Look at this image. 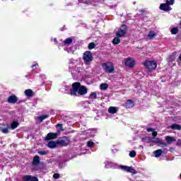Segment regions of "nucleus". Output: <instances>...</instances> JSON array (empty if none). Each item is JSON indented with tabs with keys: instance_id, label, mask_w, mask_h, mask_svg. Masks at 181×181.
<instances>
[{
	"instance_id": "nucleus-34",
	"label": "nucleus",
	"mask_w": 181,
	"mask_h": 181,
	"mask_svg": "<svg viewBox=\"0 0 181 181\" xmlns=\"http://www.w3.org/2000/svg\"><path fill=\"white\" fill-rule=\"evenodd\" d=\"M97 98V93L95 92H92L89 95V100H95Z\"/></svg>"
},
{
	"instance_id": "nucleus-27",
	"label": "nucleus",
	"mask_w": 181,
	"mask_h": 181,
	"mask_svg": "<svg viewBox=\"0 0 181 181\" xmlns=\"http://www.w3.org/2000/svg\"><path fill=\"white\" fill-rule=\"evenodd\" d=\"M70 71H71V75L73 76V78H78V72L76 71V69H74V70H71V68H70Z\"/></svg>"
},
{
	"instance_id": "nucleus-32",
	"label": "nucleus",
	"mask_w": 181,
	"mask_h": 181,
	"mask_svg": "<svg viewBox=\"0 0 181 181\" xmlns=\"http://www.w3.org/2000/svg\"><path fill=\"white\" fill-rule=\"evenodd\" d=\"M143 142H146V144H149V142H152V137L146 136L142 139Z\"/></svg>"
},
{
	"instance_id": "nucleus-44",
	"label": "nucleus",
	"mask_w": 181,
	"mask_h": 181,
	"mask_svg": "<svg viewBox=\"0 0 181 181\" xmlns=\"http://www.w3.org/2000/svg\"><path fill=\"white\" fill-rule=\"evenodd\" d=\"M74 63H76V60L73 58L69 59V64H74Z\"/></svg>"
},
{
	"instance_id": "nucleus-15",
	"label": "nucleus",
	"mask_w": 181,
	"mask_h": 181,
	"mask_svg": "<svg viewBox=\"0 0 181 181\" xmlns=\"http://www.w3.org/2000/svg\"><path fill=\"white\" fill-rule=\"evenodd\" d=\"M7 101L10 104H16L18 103V98L16 95H12L8 98Z\"/></svg>"
},
{
	"instance_id": "nucleus-52",
	"label": "nucleus",
	"mask_w": 181,
	"mask_h": 181,
	"mask_svg": "<svg viewBox=\"0 0 181 181\" xmlns=\"http://www.w3.org/2000/svg\"><path fill=\"white\" fill-rule=\"evenodd\" d=\"M118 149H113L112 151L114 152V153H115V152H118Z\"/></svg>"
},
{
	"instance_id": "nucleus-10",
	"label": "nucleus",
	"mask_w": 181,
	"mask_h": 181,
	"mask_svg": "<svg viewBox=\"0 0 181 181\" xmlns=\"http://www.w3.org/2000/svg\"><path fill=\"white\" fill-rule=\"evenodd\" d=\"M151 142L154 144H158V145H161V148H165L168 146V144L162 142V140L158 138L155 139L154 137H152Z\"/></svg>"
},
{
	"instance_id": "nucleus-24",
	"label": "nucleus",
	"mask_w": 181,
	"mask_h": 181,
	"mask_svg": "<svg viewBox=\"0 0 181 181\" xmlns=\"http://www.w3.org/2000/svg\"><path fill=\"white\" fill-rule=\"evenodd\" d=\"M117 111H118V110L115 107L111 106L108 108V112L110 114H117Z\"/></svg>"
},
{
	"instance_id": "nucleus-30",
	"label": "nucleus",
	"mask_w": 181,
	"mask_h": 181,
	"mask_svg": "<svg viewBox=\"0 0 181 181\" xmlns=\"http://www.w3.org/2000/svg\"><path fill=\"white\" fill-rule=\"evenodd\" d=\"M156 36V33H155V31H150L148 34V39H153V37H155Z\"/></svg>"
},
{
	"instance_id": "nucleus-13",
	"label": "nucleus",
	"mask_w": 181,
	"mask_h": 181,
	"mask_svg": "<svg viewBox=\"0 0 181 181\" xmlns=\"http://www.w3.org/2000/svg\"><path fill=\"white\" fill-rule=\"evenodd\" d=\"M57 133H48L47 136L45 137V141H52V139H56L57 138Z\"/></svg>"
},
{
	"instance_id": "nucleus-11",
	"label": "nucleus",
	"mask_w": 181,
	"mask_h": 181,
	"mask_svg": "<svg viewBox=\"0 0 181 181\" xmlns=\"http://www.w3.org/2000/svg\"><path fill=\"white\" fill-rule=\"evenodd\" d=\"M125 66H127V67H130L132 68L135 66V60L131 59V58H128L125 62H124Z\"/></svg>"
},
{
	"instance_id": "nucleus-35",
	"label": "nucleus",
	"mask_w": 181,
	"mask_h": 181,
	"mask_svg": "<svg viewBox=\"0 0 181 181\" xmlns=\"http://www.w3.org/2000/svg\"><path fill=\"white\" fill-rule=\"evenodd\" d=\"M47 118H49V115H42L38 117L39 121L40 122H43V120L46 119Z\"/></svg>"
},
{
	"instance_id": "nucleus-20",
	"label": "nucleus",
	"mask_w": 181,
	"mask_h": 181,
	"mask_svg": "<svg viewBox=\"0 0 181 181\" xmlns=\"http://www.w3.org/2000/svg\"><path fill=\"white\" fill-rule=\"evenodd\" d=\"M65 91L66 94H71V91H73V84L65 86Z\"/></svg>"
},
{
	"instance_id": "nucleus-53",
	"label": "nucleus",
	"mask_w": 181,
	"mask_h": 181,
	"mask_svg": "<svg viewBox=\"0 0 181 181\" xmlns=\"http://www.w3.org/2000/svg\"><path fill=\"white\" fill-rule=\"evenodd\" d=\"M163 152H168V148H163Z\"/></svg>"
},
{
	"instance_id": "nucleus-19",
	"label": "nucleus",
	"mask_w": 181,
	"mask_h": 181,
	"mask_svg": "<svg viewBox=\"0 0 181 181\" xmlns=\"http://www.w3.org/2000/svg\"><path fill=\"white\" fill-rule=\"evenodd\" d=\"M124 107H127V108H132V107H134V101H132V100H127Z\"/></svg>"
},
{
	"instance_id": "nucleus-18",
	"label": "nucleus",
	"mask_w": 181,
	"mask_h": 181,
	"mask_svg": "<svg viewBox=\"0 0 181 181\" xmlns=\"http://www.w3.org/2000/svg\"><path fill=\"white\" fill-rule=\"evenodd\" d=\"M165 141H166L168 145H170L171 144H173V142L176 141V139H175L173 137H172L170 136H167L165 137Z\"/></svg>"
},
{
	"instance_id": "nucleus-58",
	"label": "nucleus",
	"mask_w": 181,
	"mask_h": 181,
	"mask_svg": "<svg viewBox=\"0 0 181 181\" xmlns=\"http://www.w3.org/2000/svg\"><path fill=\"white\" fill-rule=\"evenodd\" d=\"M59 168H62V165H59Z\"/></svg>"
},
{
	"instance_id": "nucleus-45",
	"label": "nucleus",
	"mask_w": 181,
	"mask_h": 181,
	"mask_svg": "<svg viewBox=\"0 0 181 181\" xmlns=\"http://www.w3.org/2000/svg\"><path fill=\"white\" fill-rule=\"evenodd\" d=\"M54 179H59V177H60V175H59L58 173H55L53 175Z\"/></svg>"
},
{
	"instance_id": "nucleus-9",
	"label": "nucleus",
	"mask_w": 181,
	"mask_h": 181,
	"mask_svg": "<svg viewBox=\"0 0 181 181\" xmlns=\"http://www.w3.org/2000/svg\"><path fill=\"white\" fill-rule=\"evenodd\" d=\"M121 169H122V170H124V172H129V173H133V175H136V173H138V172L135 169H134L132 167L122 165Z\"/></svg>"
},
{
	"instance_id": "nucleus-43",
	"label": "nucleus",
	"mask_w": 181,
	"mask_h": 181,
	"mask_svg": "<svg viewBox=\"0 0 181 181\" xmlns=\"http://www.w3.org/2000/svg\"><path fill=\"white\" fill-rule=\"evenodd\" d=\"M36 66H39V64L36 63L32 65V69H33V71H35L36 73V71H35V67H36Z\"/></svg>"
},
{
	"instance_id": "nucleus-47",
	"label": "nucleus",
	"mask_w": 181,
	"mask_h": 181,
	"mask_svg": "<svg viewBox=\"0 0 181 181\" xmlns=\"http://www.w3.org/2000/svg\"><path fill=\"white\" fill-rule=\"evenodd\" d=\"M153 131H155V129L151 127L147 129V132H153Z\"/></svg>"
},
{
	"instance_id": "nucleus-54",
	"label": "nucleus",
	"mask_w": 181,
	"mask_h": 181,
	"mask_svg": "<svg viewBox=\"0 0 181 181\" xmlns=\"http://www.w3.org/2000/svg\"><path fill=\"white\" fill-rule=\"evenodd\" d=\"M54 42H55V43H57V38H54Z\"/></svg>"
},
{
	"instance_id": "nucleus-59",
	"label": "nucleus",
	"mask_w": 181,
	"mask_h": 181,
	"mask_svg": "<svg viewBox=\"0 0 181 181\" xmlns=\"http://www.w3.org/2000/svg\"><path fill=\"white\" fill-rule=\"evenodd\" d=\"M180 179H181V174H180Z\"/></svg>"
},
{
	"instance_id": "nucleus-39",
	"label": "nucleus",
	"mask_w": 181,
	"mask_h": 181,
	"mask_svg": "<svg viewBox=\"0 0 181 181\" xmlns=\"http://www.w3.org/2000/svg\"><path fill=\"white\" fill-rule=\"evenodd\" d=\"M129 155L130 158H135V156H136V152L135 151H132L129 152Z\"/></svg>"
},
{
	"instance_id": "nucleus-22",
	"label": "nucleus",
	"mask_w": 181,
	"mask_h": 181,
	"mask_svg": "<svg viewBox=\"0 0 181 181\" xmlns=\"http://www.w3.org/2000/svg\"><path fill=\"white\" fill-rule=\"evenodd\" d=\"M90 104H91V102L86 100V101H82L81 103V105L83 107V108H88L90 107Z\"/></svg>"
},
{
	"instance_id": "nucleus-57",
	"label": "nucleus",
	"mask_w": 181,
	"mask_h": 181,
	"mask_svg": "<svg viewBox=\"0 0 181 181\" xmlns=\"http://www.w3.org/2000/svg\"><path fill=\"white\" fill-rule=\"evenodd\" d=\"M21 103H22V101H18V104H21Z\"/></svg>"
},
{
	"instance_id": "nucleus-48",
	"label": "nucleus",
	"mask_w": 181,
	"mask_h": 181,
	"mask_svg": "<svg viewBox=\"0 0 181 181\" xmlns=\"http://www.w3.org/2000/svg\"><path fill=\"white\" fill-rule=\"evenodd\" d=\"M177 146H181V139H178L177 141Z\"/></svg>"
},
{
	"instance_id": "nucleus-29",
	"label": "nucleus",
	"mask_w": 181,
	"mask_h": 181,
	"mask_svg": "<svg viewBox=\"0 0 181 181\" xmlns=\"http://www.w3.org/2000/svg\"><path fill=\"white\" fill-rule=\"evenodd\" d=\"M163 153V151L158 149L154 151L155 158H159Z\"/></svg>"
},
{
	"instance_id": "nucleus-36",
	"label": "nucleus",
	"mask_w": 181,
	"mask_h": 181,
	"mask_svg": "<svg viewBox=\"0 0 181 181\" xmlns=\"http://www.w3.org/2000/svg\"><path fill=\"white\" fill-rule=\"evenodd\" d=\"M108 88V84L102 83L100 84V90H107Z\"/></svg>"
},
{
	"instance_id": "nucleus-49",
	"label": "nucleus",
	"mask_w": 181,
	"mask_h": 181,
	"mask_svg": "<svg viewBox=\"0 0 181 181\" xmlns=\"http://www.w3.org/2000/svg\"><path fill=\"white\" fill-rule=\"evenodd\" d=\"M74 69H75V71H76L78 72V74H79V73H80V68L76 66Z\"/></svg>"
},
{
	"instance_id": "nucleus-6",
	"label": "nucleus",
	"mask_w": 181,
	"mask_h": 181,
	"mask_svg": "<svg viewBox=\"0 0 181 181\" xmlns=\"http://www.w3.org/2000/svg\"><path fill=\"white\" fill-rule=\"evenodd\" d=\"M144 66L146 69H148V70H155L158 66V64L155 61H146L144 62Z\"/></svg>"
},
{
	"instance_id": "nucleus-40",
	"label": "nucleus",
	"mask_w": 181,
	"mask_h": 181,
	"mask_svg": "<svg viewBox=\"0 0 181 181\" xmlns=\"http://www.w3.org/2000/svg\"><path fill=\"white\" fill-rule=\"evenodd\" d=\"M95 47V44L94 42H90L88 45V49L89 50H92V49H94Z\"/></svg>"
},
{
	"instance_id": "nucleus-41",
	"label": "nucleus",
	"mask_w": 181,
	"mask_h": 181,
	"mask_svg": "<svg viewBox=\"0 0 181 181\" xmlns=\"http://www.w3.org/2000/svg\"><path fill=\"white\" fill-rule=\"evenodd\" d=\"M175 4V0H166V4L168 5H173Z\"/></svg>"
},
{
	"instance_id": "nucleus-23",
	"label": "nucleus",
	"mask_w": 181,
	"mask_h": 181,
	"mask_svg": "<svg viewBox=\"0 0 181 181\" xmlns=\"http://www.w3.org/2000/svg\"><path fill=\"white\" fill-rule=\"evenodd\" d=\"M170 129H176L177 131H180L181 130V127L180 125L177 124H173L170 126Z\"/></svg>"
},
{
	"instance_id": "nucleus-25",
	"label": "nucleus",
	"mask_w": 181,
	"mask_h": 181,
	"mask_svg": "<svg viewBox=\"0 0 181 181\" xmlns=\"http://www.w3.org/2000/svg\"><path fill=\"white\" fill-rule=\"evenodd\" d=\"M25 94L26 97H33V90L31 89H27L25 90Z\"/></svg>"
},
{
	"instance_id": "nucleus-2",
	"label": "nucleus",
	"mask_w": 181,
	"mask_h": 181,
	"mask_svg": "<svg viewBox=\"0 0 181 181\" xmlns=\"http://www.w3.org/2000/svg\"><path fill=\"white\" fill-rule=\"evenodd\" d=\"M83 60L84 64H86V66H89V64H91V62H93V54L91 53V52L86 51L83 55Z\"/></svg>"
},
{
	"instance_id": "nucleus-51",
	"label": "nucleus",
	"mask_w": 181,
	"mask_h": 181,
	"mask_svg": "<svg viewBox=\"0 0 181 181\" xmlns=\"http://www.w3.org/2000/svg\"><path fill=\"white\" fill-rule=\"evenodd\" d=\"M83 4H88V0H82Z\"/></svg>"
},
{
	"instance_id": "nucleus-4",
	"label": "nucleus",
	"mask_w": 181,
	"mask_h": 181,
	"mask_svg": "<svg viewBox=\"0 0 181 181\" xmlns=\"http://www.w3.org/2000/svg\"><path fill=\"white\" fill-rule=\"evenodd\" d=\"M73 43V38L69 37L66 38L65 40H64V50L65 52H67V53L69 54H74V51L71 50V49L67 47V46H70Z\"/></svg>"
},
{
	"instance_id": "nucleus-7",
	"label": "nucleus",
	"mask_w": 181,
	"mask_h": 181,
	"mask_svg": "<svg viewBox=\"0 0 181 181\" xmlns=\"http://www.w3.org/2000/svg\"><path fill=\"white\" fill-rule=\"evenodd\" d=\"M39 163H40V157H39V156H35L32 162V165L34 166L33 170H39V168L36 167Z\"/></svg>"
},
{
	"instance_id": "nucleus-38",
	"label": "nucleus",
	"mask_w": 181,
	"mask_h": 181,
	"mask_svg": "<svg viewBox=\"0 0 181 181\" xmlns=\"http://www.w3.org/2000/svg\"><path fill=\"white\" fill-rule=\"evenodd\" d=\"M1 132H3V134H8L9 133V127L2 128Z\"/></svg>"
},
{
	"instance_id": "nucleus-37",
	"label": "nucleus",
	"mask_w": 181,
	"mask_h": 181,
	"mask_svg": "<svg viewBox=\"0 0 181 181\" xmlns=\"http://www.w3.org/2000/svg\"><path fill=\"white\" fill-rule=\"evenodd\" d=\"M94 145H95V144L92 141H89L87 142L88 148H93V146H94Z\"/></svg>"
},
{
	"instance_id": "nucleus-5",
	"label": "nucleus",
	"mask_w": 181,
	"mask_h": 181,
	"mask_svg": "<svg viewBox=\"0 0 181 181\" xmlns=\"http://www.w3.org/2000/svg\"><path fill=\"white\" fill-rule=\"evenodd\" d=\"M57 144L60 146H67L70 144V137L63 136L57 141Z\"/></svg>"
},
{
	"instance_id": "nucleus-28",
	"label": "nucleus",
	"mask_w": 181,
	"mask_h": 181,
	"mask_svg": "<svg viewBox=\"0 0 181 181\" xmlns=\"http://www.w3.org/2000/svg\"><path fill=\"white\" fill-rule=\"evenodd\" d=\"M18 127H19V122H18L16 121H13L11 124V129H16V128H18Z\"/></svg>"
},
{
	"instance_id": "nucleus-56",
	"label": "nucleus",
	"mask_w": 181,
	"mask_h": 181,
	"mask_svg": "<svg viewBox=\"0 0 181 181\" xmlns=\"http://www.w3.org/2000/svg\"><path fill=\"white\" fill-rule=\"evenodd\" d=\"M140 148H141L142 149H144V146H140Z\"/></svg>"
},
{
	"instance_id": "nucleus-42",
	"label": "nucleus",
	"mask_w": 181,
	"mask_h": 181,
	"mask_svg": "<svg viewBox=\"0 0 181 181\" xmlns=\"http://www.w3.org/2000/svg\"><path fill=\"white\" fill-rule=\"evenodd\" d=\"M47 153H48V152L47 151H38V154L39 155H42V156L47 155Z\"/></svg>"
},
{
	"instance_id": "nucleus-8",
	"label": "nucleus",
	"mask_w": 181,
	"mask_h": 181,
	"mask_svg": "<svg viewBox=\"0 0 181 181\" xmlns=\"http://www.w3.org/2000/svg\"><path fill=\"white\" fill-rule=\"evenodd\" d=\"M122 28H124V29H120L116 33L117 37H124V36L127 35V25H123Z\"/></svg>"
},
{
	"instance_id": "nucleus-1",
	"label": "nucleus",
	"mask_w": 181,
	"mask_h": 181,
	"mask_svg": "<svg viewBox=\"0 0 181 181\" xmlns=\"http://www.w3.org/2000/svg\"><path fill=\"white\" fill-rule=\"evenodd\" d=\"M87 88L84 86H81L80 83L75 82L73 83V90H71V95H77V93L79 95H86L88 93Z\"/></svg>"
},
{
	"instance_id": "nucleus-31",
	"label": "nucleus",
	"mask_w": 181,
	"mask_h": 181,
	"mask_svg": "<svg viewBox=\"0 0 181 181\" xmlns=\"http://www.w3.org/2000/svg\"><path fill=\"white\" fill-rule=\"evenodd\" d=\"M170 33L172 35H177L179 33V29L176 27L171 28Z\"/></svg>"
},
{
	"instance_id": "nucleus-16",
	"label": "nucleus",
	"mask_w": 181,
	"mask_h": 181,
	"mask_svg": "<svg viewBox=\"0 0 181 181\" xmlns=\"http://www.w3.org/2000/svg\"><path fill=\"white\" fill-rule=\"evenodd\" d=\"M23 179L25 181H39L37 177H32V175H25Z\"/></svg>"
},
{
	"instance_id": "nucleus-21",
	"label": "nucleus",
	"mask_w": 181,
	"mask_h": 181,
	"mask_svg": "<svg viewBox=\"0 0 181 181\" xmlns=\"http://www.w3.org/2000/svg\"><path fill=\"white\" fill-rule=\"evenodd\" d=\"M96 132H97V129H92L91 130L88 131L87 136H90V138H91L95 135Z\"/></svg>"
},
{
	"instance_id": "nucleus-17",
	"label": "nucleus",
	"mask_w": 181,
	"mask_h": 181,
	"mask_svg": "<svg viewBox=\"0 0 181 181\" xmlns=\"http://www.w3.org/2000/svg\"><path fill=\"white\" fill-rule=\"evenodd\" d=\"M47 146L48 148H50L51 149H54V148H56V146H57V141H49L47 144Z\"/></svg>"
},
{
	"instance_id": "nucleus-12",
	"label": "nucleus",
	"mask_w": 181,
	"mask_h": 181,
	"mask_svg": "<svg viewBox=\"0 0 181 181\" xmlns=\"http://www.w3.org/2000/svg\"><path fill=\"white\" fill-rule=\"evenodd\" d=\"M105 167L106 169H110V168H112L113 169H117V165L115 163L111 162V161H106L105 163Z\"/></svg>"
},
{
	"instance_id": "nucleus-3",
	"label": "nucleus",
	"mask_w": 181,
	"mask_h": 181,
	"mask_svg": "<svg viewBox=\"0 0 181 181\" xmlns=\"http://www.w3.org/2000/svg\"><path fill=\"white\" fill-rule=\"evenodd\" d=\"M105 73L112 74L115 70L114 64L111 62H105L102 64Z\"/></svg>"
},
{
	"instance_id": "nucleus-46",
	"label": "nucleus",
	"mask_w": 181,
	"mask_h": 181,
	"mask_svg": "<svg viewBox=\"0 0 181 181\" xmlns=\"http://www.w3.org/2000/svg\"><path fill=\"white\" fill-rule=\"evenodd\" d=\"M152 136L155 138L158 136V132H156L155 130L152 133Z\"/></svg>"
},
{
	"instance_id": "nucleus-55",
	"label": "nucleus",
	"mask_w": 181,
	"mask_h": 181,
	"mask_svg": "<svg viewBox=\"0 0 181 181\" xmlns=\"http://www.w3.org/2000/svg\"><path fill=\"white\" fill-rule=\"evenodd\" d=\"M139 12H141V13H142L145 12V11H144V10H139Z\"/></svg>"
},
{
	"instance_id": "nucleus-26",
	"label": "nucleus",
	"mask_w": 181,
	"mask_h": 181,
	"mask_svg": "<svg viewBox=\"0 0 181 181\" xmlns=\"http://www.w3.org/2000/svg\"><path fill=\"white\" fill-rule=\"evenodd\" d=\"M176 59V52L173 53L171 55L169 56L168 59V62H175V59Z\"/></svg>"
},
{
	"instance_id": "nucleus-50",
	"label": "nucleus",
	"mask_w": 181,
	"mask_h": 181,
	"mask_svg": "<svg viewBox=\"0 0 181 181\" xmlns=\"http://www.w3.org/2000/svg\"><path fill=\"white\" fill-rule=\"evenodd\" d=\"M59 127L62 129V128H63V124H57V128H59Z\"/></svg>"
},
{
	"instance_id": "nucleus-33",
	"label": "nucleus",
	"mask_w": 181,
	"mask_h": 181,
	"mask_svg": "<svg viewBox=\"0 0 181 181\" xmlns=\"http://www.w3.org/2000/svg\"><path fill=\"white\" fill-rule=\"evenodd\" d=\"M120 42H121V39H119V37H116L112 40L113 45H119V43Z\"/></svg>"
},
{
	"instance_id": "nucleus-14",
	"label": "nucleus",
	"mask_w": 181,
	"mask_h": 181,
	"mask_svg": "<svg viewBox=\"0 0 181 181\" xmlns=\"http://www.w3.org/2000/svg\"><path fill=\"white\" fill-rule=\"evenodd\" d=\"M160 11H164L165 12H169V11H172V8L168 6L166 3L161 4L160 5Z\"/></svg>"
}]
</instances>
